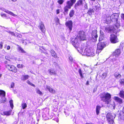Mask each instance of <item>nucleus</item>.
<instances>
[{"instance_id": "obj_14", "label": "nucleus", "mask_w": 124, "mask_h": 124, "mask_svg": "<svg viewBox=\"0 0 124 124\" xmlns=\"http://www.w3.org/2000/svg\"><path fill=\"white\" fill-rule=\"evenodd\" d=\"M72 22L71 21L67 22L65 23L66 25L69 28L70 31H71L72 29Z\"/></svg>"}, {"instance_id": "obj_40", "label": "nucleus", "mask_w": 124, "mask_h": 124, "mask_svg": "<svg viewBox=\"0 0 124 124\" xmlns=\"http://www.w3.org/2000/svg\"><path fill=\"white\" fill-rule=\"evenodd\" d=\"M64 2V0H59L57 1L58 2L60 5L62 4Z\"/></svg>"}, {"instance_id": "obj_42", "label": "nucleus", "mask_w": 124, "mask_h": 124, "mask_svg": "<svg viewBox=\"0 0 124 124\" xmlns=\"http://www.w3.org/2000/svg\"><path fill=\"white\" fill-rule=\"evenodd\" d=\"M36 92L37 93L41 95L42 94V92L39 89L37 90V91Z\"/></svg>"}, {"instance_id": "obj_59", "label": "nucleus", "mask_w": 124, "mask_h": 124, "mask_svg": "<svg viewBox=\"0 0 124 124\" xmlns=\"http://www.w3.org/2000/svg\"><path fill=\"white\" fill-rule=\"evenodd\" d=\"M86 85H89V83L88 81H87L86 83Z\"/></svg>"}, {"instance_id": "obj_56", "label": "nucleus", "mask_w": 124, "mask_h": 124, "mask_svg": "<svg viewBox=\"0 0 124 124\" xmlns=\"http://www.w3.org/2000/svg\"><path fill=\"white\" fill-rule=\"evenodd\" d=\"M97 90V88H94L93 90V93H94L96 90Z\"/></svg>"}, {"instance_id": "obj_16", "label": "nucleus", "mask_w": 124, "mask_h": 124, "mask_svg": "<svg viewBox=\"0 0 124 124\" xmlns=\"http://www.w3.org/2000/svg\"><path fill=\"white\" fill-rule=\"evenodd\" d=\"M83 0H79L77 3L75 4L74 8L76 9H77L79 8V6L83 4Z\"/></svg>"}, {"instance_id": "obj_36", "label": "nucleus", "mask_w": 124, "mask_h": 124, "mask_svg": "<svg viewBox=\"0 0 124 124\" xmlns=\"http://www.w3.org/2000/svg\"><path fill=\"white\" fill-rule=\"evenodd\" d=\"M64 113H65V115L66 116H68L69 115V113L68 110L67 109L65 110V111H64Z\"/></svg>"}, {"instance_id": "obj_52", "label": "nucleus", "mask_w": 124, "mask_h": 124, "mask_svg": "<svg viewBox=\"0 0 124 124\" xmlns=\"http://www.w3.org/2000/svg\"><path fill=\"white\" fill-rule=\"evenodd\" d=\"M54 65H55V66H58V65L56 62H54Z\"/></svg>"}, {"instance_id": "obj_15", "label": "nucleus", "mask_w": 124, "mask_h": 124, "mask_svg": "<svg viewBox=\"0 0 124 124\" xmlns=\"http://www.w3.org/2000/svg\"><path fill=\"white\" fill-rule=\"evenodd\" d=\"M39 28L40 29L41 31L43 33H44L46 31L44 25L42 22H41L39 23V25L38 26Z\"/></svg>"}, {"instance_id": "obj_49", "label": "nucleus", "mask_w": 124, "mask_h": 124, "mask_svg": "<svg viewBox=\"0 0 124 124\" xmlns=\"http://www.w3.org/2000/svg\"><path fill=\"white\" fill-rule=\"evenodd\" d=\"M17 67L19 68H22V67L21 66V65L20 64H18L17 65Z\"/></svg>"}, {"instance_id": "obj_34", "label": "nucleus", "mask_w": 124, "mask_h": 124, "mask_svg": "<svg viewBox=\"0 0 124 124\" xmlns=\"http://www.w3.org/2000/svg\"><path fill=\"white\" fill-rule=\"evenodd\" d=\"M5 96L2 97V100L1 101V102L2 103H4L6 101V99L5 98Z\"/></svg>"}, {"instance_id": "obj_33", "label": "nucleus", "mask_w": 124, "mask_h": 124, "mask_svg": "<svg viewBox=\"0 0 124 124\" xmlns=\"http://www.w3.org/2000/svg\"><path fill=\"white\" fill-rule=\"evenodd\" d=\"M78 72L81 78H83L84 77L82 75V71L81 69H79L78 70Z\"/></svg>"}, {"instance_id": "obj_27", "label": "nucleus", "mask_w": 124, "mask_h": 124, "mask_svg": "<svg viewBox=\"0 0 124 124\" xmlns=\"http://www.w3.org/2000/svg\"><path fill=\"white\" fill-rule=\"evenodd\" d=\"M46 88L51 93H55V90L53 89L52 88L49 86H47Z\"/></svg>"}, {"instance_id": "obj_62", "label": "nucleus", "mask_w": 124, "mask_h": 124, "mask_svg": "<svg viewBox=\"0 0 124 124\" xmlns=\"http://www.w3.org/2000/svg\"><path fill=\"white\" fill-rule=\"evenodd\" d=\"M20 36H21V35H17V37H18V38L21 37H20Z\"/></svg>"}, {"instance_id": "obj_53", "label": "nucleus", "mask_w": 124, "mask_h": 124, "mask_svg": "<svg viewBox=\"0 0 124 124\" xmlns=\"http://www.w3.org/2000/svg\"><path fill=\"white\" fill-rule=\"evenodd\" d=\"M119 1L120 3H124V0H119Z\"/></svg>"}, {"instance_id": "obj_58", "label": "nucleus", "mask_w": 124, "mask_h": 124, "mask_svg": "<svg viewBox=\"0 0 124 124\" xmlns=\"http://www.w3.org/2000/svg\"><path fill=\"white\" fill-rule=\"evenodd\" d=\"M84 7H85V8L87 9V6L86 4L85 5Z\"/></svg>"}, {"instance_id": "obj_54", "label": "nucleus", "mask_w": 124, "mask_h": 124, "mask_svg": "<svg viewBox=\"0 0 124 124\" xmlns=\"http://www.w3.org/2000/svg\"><path fill=\"white\" fill-rule=\"evenodd\" d=\"M5 58L6 60H9V58L7 56H5Z\"/></svg>"}, {"instance_id": "obj_38", "label": "nucleus", "mask_w": 124, "mask_h": 124, "mask_svg": "<svg viewBox=\"0 0 124 124\" xmlns=\"http://www.w3.org/2000/svg\"><path fill=\"white\" fill-rule=\"evenodd\" d=\"M7 32L10 34L12 35H13L14 36H16L15 34V33L13 32H12L10 31H6Z\"/></svg>"}, {"instance_id": "obj_5", "label": "nucleus", "mask_w": 124, "mask_h": 124, "mask_svg": "<svg viewBox=\"0 0 124 124\" xmlns=\"http://www.w3.org/2000/svg\"><path fill=\"white\" fill-rule=\"evenodd\" d=\"M80 40H86L85 32L83 31H80L78 32L77 36Z\"/></svg>"}, {"instance_id": "obj_28", "label": "nucleus", "mask_w": 124, "mask_h": 124, "mask_svg": "<svg viewBox=\"0 0 124 124\" xmlns=\"http://www.w3.org/2000/svg\"><path fill=\"white\" fill-rule=\"evenodd\" d=\"M10 114L11 112L10 111L3 112L1 113V114L3 115H6L7 116L10 115Z\"/></svg>"}, {"instance_id": "obj_11", "label": "nucleus", "mask_w": 124, "mask_h": 124, "mask_svg": "<svg viewBox=\"0 0 124 124\" xmlns=\"http://www.w3.org/2000/svg\"><path fill=\"white\" fill-rule=\"evenodd\" d=\"M105 46L106 45L104 43L99 42L97 44V50L100 51H99V52H100Z\"/></svg>"}, {"instance_id": "obj_46", "label": "nucleus", "mask_w": 124, "mask_h": 124, "mask_svg": "<svg viewBox=\"0 0 124 124\" xmlns=\"http://www.w3.org/2000/svg\"><path fill=\"white\" fill-rule=\"evenodd\" d=\"M15 84L14 83H12L11 85V87L12 88H13Z\"/></svg>"}, {"instance_id": "obj_1", "label": "nucleus", "mask_w": 124, "mask_h": 124, "mask_svg": "<svg viewBox=\"0 0 124 124\" xmlns=\"http://www.w3.org/2000/svg\"><path fill=\"white\" fill-rule=\"evenodd\" d=\"M79 38L77 37L74 38L72 39V44L73 46L77 49L79 53H82L83 52V50L84 48V47L82 46L81 47H79L80 45V40L78 39Z\"/></svg>"}, {"instance_id": "obj_18", "label": "nucleus", "mask_w": 124, "mask_h": 124, "mask_svg": "<svg viewBox=\"0 0 124 124\" xmlns=\"http://www.w3.org/2000/svg\"><path fill=\"white\" fill-rule=\"evenodd\" d=\"M121 53V51L119 49H116L113 52L112 55L113 56H115L116 57H117L119 56Z\"/></svg>"}, {"instance_id": "obj_57", "label": "nucleus", "mask_w": 124, "mask_h": 124, "mask_svg": "<svg viewBox=\"0 0 124 124\" xmlns=\"http://www.w3.org/2000/svg\"><path fill=\"white\" fill-rule=\"evenodd\" d=\"M56 12H57V14H59L60 13V11L59 9H57L56 10Z\"/></svg>"}, {"instance_id": "obj_2", "label": "nucleus", "mask_w": 124, "mask_h": 124, "mask_svg": "<svg viewBox=\"0 0 124 124\" xmlns=\"http://www.w3.org/2000/svg\"><path fill=\"white\" fill-rule=\"evenodd\" d=\"M100 97L101 100L105 102V104H108L111 101V95L107 92L101 93L100 95Z\"/></svg>"}, {"instance_id": "obj_21", "label": "nucleus", "mask_w": 124, "mask_h": 124, "mask_svg": "<svg viewBox=\"0 0 124 124\" xmlns=\"http://www.w3.org/2000/svg\"><path fill=\"white\" fill-rule=\"evenodd\" d=\"M49 73L51 75H54L56 74V72L53 69H49L48 70Z\"/></svg>"}, {"instance_id": "obj_44", "label": "nucleus", "mask_w": 124, "mask_h": 124, "mask_svg": "<svg viewBox=\"0 0 124 124\" xmlns=\"http://www.w3.org/2000/svg\"><path fill=\"white\" fill-rule=\"evenodd\" d=\"M102 75L103 76V78H105L106 76V73H103Z\"/></svg>"}, {"instance_id": "obj_39", "label": "nucleus", "mask_w": 124, "mask_h": 124, "mask_svg": "<svg viewBox=\"0 0 124 124\" xmlns=\"http://www.w3.org/2000/svg\"><path fill=\"white\" fill-rule=\"evenodd\" d=\"M27 83L28 84H29L31 86L34 87H35V85L34 84L31 83L29 80H28L27 81Z\"/></svg>"}, {"instance_id": "obj_51", "label": "nucleus", "mask_w": 124, "mask_h": 124, "mask_svg": "<svg viewBox=\"0 0 124 124\" xmlns=\"http://www.w3.org/2000/svg\"><path fill=\"white\" fill-rule=\"evenodd\" d=\"M121 18L124 20V14H122L121 15Z\"/></svg>"}, {"instance_id": "obj_17", "label": "nucleus", "mask_w": 124, "mask_h": 124, "mask_svg": "<svg viewBox=\"0 0 124 124\" xmlns=\"http://www.w3.org/2000/svg\"><path fill=\"white\" fill-rule=\"evenodd\" d=\"M0 10H1L4 11L6 13L10 14L13 16H15L16 15H15L13 12L11 11H10L6 9L5 8H0Z\"/></svg>"}, {"instance_id": "obj_13", "label": "nucleus", "mask_w": 124, "mask_h": 124, "mask_svg": "<svg viewBox=\"0 0 124 124\" xmlns=\"http://www.w3.org/2000/svg\"><path fill=\"white\" fill-rule=\"evenodd\" d=\"M118 112H119V116H118V119L119 121L124 120V106L123 107V111H120L118 110Z\"/></svg>"}, {"instance_id": "obj_50", "label": "nucleus", "mask_w": 124, "mask_h": 124, "mask_svg": "<svg viewBox=\"0 0 124 124\" xmlns=\"http://www.w3.org/2000/svg\"><path fill=\"white\" fill-rule=\"evenodd\" d=\"M56 21L57 23H58L57 24H58V23H59V20L58 18H57Z\"/></svg>"}, {"instance_id": "obj_9", "label": "nucleus", "mask_w": 124, "mask_h": 124, "mask_svg": "<svg viewBox=\"0 0 124 124\" xmlns=\"http://www.w3.org/2000/svg\"><path fill=\"white\" fill-rule=\"evenodd\" d=\"M110 42L112 43H116L119 41L117 36L114 34H111L110 37Z\"/></svg>"}, {"instance_id": "obj_20", "label": "nucleus", "mask_w": 124, "mask_h": 124, "mask_svg": "<svg viewBox=\"0 0 124 124\" xmlns=\"http://www.w3.org/2000/svg\"><path fill=\"white\" fill-rule=\"evenodd\" d=\"M100 35L99 37V41H101L104 38V34L103 32L100 30Z\"/></svg>"}, {"instance_id": "obj_41", "label": "nucleus", "mask_w": 124, "mask_h": 124, "mask_svg": "<svg viewBox=\"0 0 124 124\" xmlns=\"http://www.w3.org/2000/svg\"><path fill=\"white\" fill-rule=\"evenodd\" d=\"M120 82L121 84L124 85V79H120Z\"/></svg>"}, {"instance_id": "obj_64", "label": "nucleus", "mask_w": 124, "mask_h": 124, "mask_svg": "<svg viewBox=\"0 0 124 124\" xmlns=\"http://www.w3.org/2000/svg\"><path fill=\"white\" fill-rule=\"evenodd\" d=\"M112 60L113 61H116V59L115 58H113V59Z\"/></svg>"}, {"instance_id": "obj_25", "label": "nucleus", "mask_w": 124, "mask_h": 124, "mask_svg": "<svg viewBox=\"0 0 124 124\" xmlns=\"http://www.w3.org/2000/svg\"><path fill=\"white\" fill-rule=\"evenodd\" d=\"M101 107L100 106L97 105L96 107V112L97 115H98L100 112V110L101 108Z\"/></svg>"}, {"instance_id": "obj_4", "label": "nucleus", "mask_w": 124, "mask_h": 124, "mask_svg": "<svg viewBox=\"0 0 124 124\" xmlns=\"http://www.w3.org/2000/svg\"><path fill=\"white\" fill-rule=\"evenodd\" d=\"M116 115L114 114L108 113L106 115V117L108 123L112 124L114 122V119Z\"/></svg>"}, {"instance_id": "obj_3", "label": "nucleus", "mask_w": 124, "mask_h": 124, "mask_svg": "<svg viewBox=\"0 0 124 124\" xmlns=\"http://www.w3.org/2000/svg\"><path fill=\"white\" fill-rule=\"evenodd\" d=\"M118 16L119 15L117 14L114 13L110 17V20H108V19L106 20L107 23H111L112 22H114V23H116L115 26L116 28H118L120 26V24L117 23Z\"/></svg>"}, {"instance_id": "obj_61", "label": "nucleus", "mask_w": 124, "mask_h": 124, "mask_svg": "<svg viewBox=\"0 0 124 124\" xmlns=\"http://www.w3.org/2000/svg\"><path fill=\"white\" fill-rule=\"evenodd\" d=\"M0 26L1 27H2V29H3L4 28H5V29H7V28H6V27H4V26Z\"/></svg>"}, {"instance_id": "obj_29", "label": "nucleus", "mask_w": 124, "mask_h": 124, "mask_svg": "<svg viewBox=\"0 0 124 124\" xmlns=\"http://www.w3.org/2000/svg\"><path fill=\"white\" fill-rule=\"evenodd\" d=\"M114 76L117 79H119L121 77V76L119 73L116 72L115 73Z\"/></svg>"}, {"instance_id": "obj_32", "label": "nucleus", "mask_w": 124, "mask_h": 124, "mask_svg": "<svg viewBox=\"0 0 124 124\" xmlns=\"http://www.w3.org/2000/svg\"><path fill=\"white\" fill-rule=\"evenodd\" d=\"M120 96L124 99V91H121L119 93Z\"/></svg>"}, {"instance_id": "obj_31", "label": "nucleus", "mask_w": 124, "mask_h": 124, "mask_svg": "<svg viewBox=\"0 0 124 124\" xmlns=\"http://www.w3.org/2000/svg\"><path fill=\"white\" fill-rule=\"evenodd\" d=\"M4 97L5 96V92L2 90H0V96Z\"/></svg>"}, {"instance_id": "obj_12", "label": "nucleus", "mask_w": 124, "mask_h": 124, "mask_svg": "<svg viewBox=\"0 0 124 124\" xmlns=\"http://www.w3.org/2000/svg\"><path fill=\"white\" fill-rule=\"evenodd\" d=\"M6 67L10 71L15 72H16L17 71L16 68L13 65L8 64L6 65Z\"/></svg>"}, {"instance_id": "obj_19", "label": "nucleus", "mask_w": 124, "mask_h": 124, "mask_svg": "<svg viewBox=\"0 0 124 124\" xmlns=\"http://www.w3.org/2000/svg\"><path fill=\"white\" fill-rule=\"evenodd\" d=\"M17 46H18L17 50L18 51L21 53H25V52L23 49L22 48L21 46H20L18 45H17Z\"/></svg>"}, {"instance_id": "obj_10", "label": "nucleus", "mask_w": 124, "mask_h": 124, "mask_svg": "<svg viewBox=\"0 0 124 124\" xmlns=\"http://www.w3.org/2000/svg\"><path fill=\"white\" fill-rule=\"evenodd\" d=\"M97 32V31L94 30L93 31L92 33V40L93 42H95L96 41L97 38L98 37Z\"/></svg>"}, {"instance_id": "obj_45", "label": "nucleus", "mask_w": 124, "mask_h": 124, "mask_svg": "<svg viewBox=\"0 0 124 124\" xmlns=\"http://www.w3.org/2000/svg\"><path fill=\"white\" fill-rule=\"evenodd\" d=\"M70 0V1L73 4L76 2V0Z\"/></svg>"}, {"instance_id": "obj_47", "label": "nucleus", "mask_w": 124, "mask_h": 124, "mask_svg": "<svg viewBox=\"0 0 124 124\" xmlns=\"http://www.w3.org/2000/svg\"><path fill=\"white\" fill-rule=\"evenodd\" d=\"M69 60L71 61L72 62L73 61V59L72 58L71 56H70L69 58Z\"/></svg>"}, {"instance_id": "obj_43", "label": "nucleus", "mask_w": 124, "mask_h": 124, "mask_svg": "<svg viewBox=\"0 0 124 124\" xmlns=\"http://www.w3.org/2000/svg\"><path fill=\"white\" fill-rule=\"evenodd\" d=\"M1 16L2 17H4L6 18H7V16L5 14H1Z\"/></svg>"}, {"instance_id": "obj_8", "label": "nucleus", "mask_w": 124, "mask_h": 124, "mask_svg": "<svg viewBox=\"0 0 124 124\" xmlns=\"http://www.w3.org/2000/svg\"><path fill=\"white\" fill-rule=\"evenodd\" d=\"M84 54L87 56H93L94 55L95 53L93 51V50L91 51L90 49L88 48L85 49L84 50Z\"/></svg>"}, {"instance_id": "obj_22", "label": "nucleus", "mask_w": 124, "mask_h": 124, "mask_svg": "<svg viewBox=\"0 0 124 124\" xmlns=\"http://www.w3.org/2000/svg\"><path fill=\"white\" fill-rule=\"evenodd\" d=\"M114 98L115 100L116 101L120 104L122 103V100L121 99L117 97H114Z\"/></svg>"}, {"instance_id": "obj_7", "label": "nucleus", "mask_w": 124, "mask_h": 124, "mask_svg": "<svg viewBox=\"0 0 124 124\" xmlns=\"http://www.w3.org/2000/svg\"><path fill=\"white\" fill-rule=\"evenodd\" d=\"M105 31L107 32L110 33H117L116 29L114 27V26L105 27Z\"/></svg>"}, {"instance_id": "obj_60", "label": "nucleus", "mask_w": 124, "mask_h": 124, "mask_svg": "<svg viewBox=\"0 0 124 124\" xmlns=\"http://www.w3.org/2000/svg\"><path fill=\"white\" fill-rule=\"evenodd\" d=\"M4 63L6 64H8V62L7 61H4Z\"/></svg>"}, {"instance_id": "obj_6", "label": "nucleus", "mask_w": 124, "mask_h": 124, "mask_svg": "<svg viewBox=\"0 0 124 124\" xmlns=\"http://www.w3.org/2000/svg\"><path fill=\"white\" fill-rule=\"evenodd\" d=\"M66 5L64 7V10L65 12L67 13L69 11V9H71L73 4L69 0L66 2Z\"/></svg>"}, {"instance_id": "obj_30", "label": "nucleus", "mask_w": 124, "mask_h": 124, "mask_svg": "<svg viewBox=\"0 0 124 124\" xmlns=\"http://www.w3.org/2000/svg\"><path fill=\"white\" fill-rule=\"evenodd\" d=\"M75 13V11L74 10L72 9L70 10L69 14V16L70 17H72L74 16Z\"/></svg>"}, {"instance_id": "obj_63", "label": "nucleus", "mask_w": 124, "mask_h": 124, "mask_svg": "<svg viewBox=\"0 0 124 124\" xmlns=\"http://www.w3.org/2000/svg\"><path fill=\"white\" fill-rule=\"evenodd\" d=\"M113 108L114 109H115V104H113Z\"/></svg>"}, {"instance_id": "obj_23", "label": "nucleus", "mask_w": 124, "mask_h": 124, "mask_svg": "<svg viewBox=\"0 0 124 124\" xmlns=\"http://www.w3.org/2000/svg\"><path fill=\"white\" fill-rule=\"evenodd\" d=\"M29 77L28 75H23L21 77V79L23 81L27 79Z\"/></svg>"}, {"instance_id": "obj_55", "label": "nucleus", "mask_w": 124, "mask_h": 124, "mask_svg": "<svg viewBox=\"0 0 124 124\" xmlns=\"http://www.w3.org/2000/svg\"><path fill=\"white\" fill-rule=\"evenodd\" d=\"M10 48V46H8L7 47V49L8 50H9Z\"/></svg>"}, {"instance_id": "obj_26", "label": "nucleus", "mask_w": 124, "mask_h": 124, "mask_svg": "<svg viewBox=\"0 0 124 124\" xmlns=\"http://www.w3.org/2000/svg\"><path fill=\"white\" fill-rule=\"evenodd\" d=\"M94 12V10L93 9L90 8L88 10L87 13H88L89 15L91 16L92 15V13Z\"/></svg>"}, {"instance_id": "obj_35", "label": "nucleus", "mask_w": 124, "mask_h": 124, "mask_svg": "<svg viewBox=\"0 0 124 124\" xmlns=\"http://www.w3.org/2000/svg\"><path fill=\"white\" fill-rule=\"evenodd\" d=\"M22 105L23 108V109L27 107V104L26 103H22Z\"/></svg>"}, {"instance_id": "obj_48", "label": "nucleus", "mask_w": 124, "mask_h": 124, "mask_svg": "<svg viewBox=\"0 0 124 124\" xmlns=\"http://www.w3.org/2000/svg\"><path fill=\"white\" fill-rule=\"evenodd\" d=\"M96 8L97 10H98L101 9V8L100 7H98L97 6L96 7Z\"/></svg>"}, {"instance_id": "obj_37", "label": "nucleus", "mask_w": 124, "mask_h": 124, "mask_svg": "<svg viewBox=\"0 0 124 124\" xmlns=\"http://www.w3.org/2000/svg\"><path fill=\"white\" fill-rule=\"evenodd\" d=\"M10 106L13 109L14 106L13 104V101L12 100H11L9 101Z\"/></svg>"}, {"instance_id": "obj_24", "label": "nucleus", "mask_w": 124, "mask_h": 124, "mask_svg": "<svg viewBox=\"0 0 124 124\" xmlns=\"http://www.w3.org/2000/svg\"><path fill=\"white\" fill-rule=\"evenodd\" d=\"M50 53L52 56L55 58L57 57V55L55 51L53 50H51L50 51Z\"/></svg>"}]
</instances>
